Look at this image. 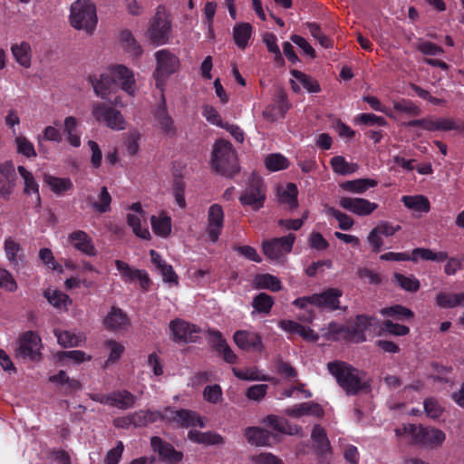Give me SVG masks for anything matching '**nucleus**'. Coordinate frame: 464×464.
I'll return each mask as SVG.
<instances>
[{
	"label": "nucleus",
	"instance_id": "1",
	"mask_svg": "<svg viewBox=\"0 0 464 464\" xmlns=\"http://www.w3.org/2000/svg\"><path fill=\"white\" fill-rule=\"evenodd\" d=\"M88 82L93 88L97 97L108 100L113 105H121L119 97L111 100L110 95L115 93L119 88L133 96L135 92V80L132 72L125 65L118 64L110 67L109 72L99 76L92 74L88 76Z\"/></svg>",
	"mask_w": 464,
	"mask_h": 464
},
{
	"label": "nucleus",
	"instance_id": "2",
	"mask_svg": "<svg viewBox=\"0 0 464 464\" xmlns=\"http://www.w3.org/2000/svg\"><path fill=\"white\" fill-rule=\"evenodd\" d=\"M327 369L348 396L368 392L371 388L370 383L364 380L365 372L345 362H329Z\"/></svg>",
	"mask_w": 464,
	"mask_h": 464
},
{
	"label": "nucleus",
	"instance_id": "3",
	"mask_svg": "<svg viewBox=\"0 0 464 464\" xmlns=\"http://www.w3.org/2000/svg\"><path fill=\"white\" fill-rule=\"evenodd\" d=\"M211 164L217 173L225 177L232 178L239 171L237 152L233 145L226 140H216Z\"/></svg>",
	"mask_w": 464,
	"mask_h": 464
},
{
	"label": "nucleus",
	"instance_id": "4",
	"mask_svg": "<svg viewBox=\"0 0 464 464\" xmlns=\"http://www.w3.org/2000/svg\"><path fill=\"white\" fill-rule=\"evenodd\" d=\"M342 296L343 291L341 289L328 287L320 293L295 299L293 305L300 309H307L310 304L323 311L334 312L341 308L340 298Z\"/></svg>",
	"mask_w": 464,
	"mask_h": 464
},
{
	"label": "nucleus",
	"instance_id": "5",
	"mask_svg": "<svg viewBox=\"0 0 464 464\" xmlns=\"http://www.w3.org/2000/svg\"><path fill=\"white\" fill-rule=\"evenodd\" d=\"M96 7L90 0H76L71 5L70 22L77 30L92 34L97 25Z\"/></svg>",
	"mask_w": 464,
	"mask_h": 464
},
{
	"label": "nucleus",
	"instance_id": "6",
	"mask_svg": "<svg viewBox=\"0 0 464 464\" xmlns=\"http://www.w3.org/2000/svg\"><path fill=\"white\" fill-rule=\"evenodd\" d=\"M266 185L264 179L258 174L253 172L246 183V188L240 195L238 200L245 208H249L254 211L261 209L266 200Z\"/></svg>",
	"mask_w": 464,
	"mask_h": 464
},
{
	"label": "nucleus",
	"instance_id": "7",
	"mask_svg": "<svg viewBox=\"0 0 464 464\" xmlns=\"http://www.w3.org/2000/svg\"><path fill=\"white\" fill-rule=\"evenodd\" d=\"M395 433L401 436L407 433L412 436L413 440L417 444L428 447L440 446L445 440V433L439 429L431 427H423L421 425L416 426L415 424H407L402 428L395 430Z\"/></svg>",
	"mask_w": 464,
	"mask_h": 464
},
{
	"label": "nucleus",
	"instance_id": "8",
	"mask_svg": "<svg viewBox=\"0 0 464 464\" xmlns=\"http://www.w3.org/2000/svg\"><path fill=\"white\" fill-rule=\"evenodd\" d=\"M171 30V21L164 7L158 6L154 16L150 20L147 37L153 45H163L169 42Z\"/></svg>",
	"mask_w": 464,
	"mask_h": 464
},
{
	"label": "nucleus",
	"instance_id": "9",
	"mask_svg": "<svg viewBox=\"0 0 464 464\" xmlns=\"http://www.w3.org/2000/svg\"><path fill=\"white\" fill-rule=\"evenodd\" d=\"M156 70L153 76L156 86L162 89L169 77L175 73L180 65L179 57L168 49H161L155 53Z\"/></svg>",
	"mask_w": 464,
	"mask_h": 464
},
{
	"label": "nucleus",
	"instance_id": "10",
	"mask_svg": "<svg viewBox=\"0 0 464 464\" xmlns=\"http://www.w3.org/2000/svg\"><path fill=\"white\" fill-rule=\"evenodd\" d=\"M296 237L293 233L280 237L263 241L262 250L265 256L273 261L282 262L285 255L292 251Z\"/></svg>",
	"mask_w": 464,
	"mask_h": 464
},
{
	"label": "nucleus",
	"instance_id": "11",
	"mask_svg": "<svg viewBox=\"0 0 464 464\" xmlns=\"http://www.w3.org/2000/svg\"><path fill=\"white\" fill-rule=\"evenodd\" d=\"M42 340L37 333L27 331L17 340L15 357L22 360L35 361L41 356Z\"/></svg>",
	"mask_w": 464,
	"mask_h": 464
},
{
	"label": "nucleus",
	"instance_id": "12",
	"mask_svg": "<svg viewBox=\"0 0 464 464\" xmlns=\"http://www.w3.org/2000/svg\"><path fill=\"white\" fill-rule=\"evenodd\" d=\"M92 113L97 121L103 122L111 130H121L126 128V122L121 111L105 102H93Z\"/></svg>",
	"mask_w": 464,
	"mask_h": 464
},
{
	"label": "nucleus",
	"instance_id": "13",
	"mask_svg": "<svg viewBox=\"0 0 464 464\" xmlns=\"http://www.w3.org/2000/svg\"><path fill=\"white\" fill-rule=\"evenodd\" d=\"M169 330L172 334V341L175 343H196L200 328L183 319L176 318L169 323Z\"/></svg>",
	"mask_w": 464,
	"mask_h": 464
},
{
	"label": "nucleus",
	"instance_id": "14",
	"mask_svg": "<svg viewBox=\"0 0 464 464\" xmlns=\"http://www.w3.org/2000/svg\"><path fill=\"white\" fill-rule=\"evenodd\" d=\"M373 320V316L366 314L356 315L355 319L347 325L346 334L343 335V339L355 343L365 342V332L372 325Z\"/></svg>",
	"mask_w": 464,
	"mask_h": 464
},
{
	"label": "nucleus",
	"instance_id": "15",
	"mask_svg": "<svg viewBox=\"0 0 464 464\" xmlns=\"http://www.w3.org/2000/svg\"><path fill=\"white\" fill-rule=\"evenodd\" d=\"M152 450L160 456V460L168 464H177L183 459V453L175 450L172 444L163 440L158 436L150 439Z\"/></svg>",
	"mask_w": 464,
	"mask_h": 464
},
{
	"label": "nucleus",
	"instance_id": "16",
	"mask_svg": "<svg viewBox=\"0 0 464 464\" xmlns=\"http://www.w3.org/2000/svg\"><path fill=\"white\" fill-rule=\"evenodd\" d=\"M339 206L343 209L361 217L371 215L377 208L376 203L362 198L343 197L339 200Z\"/></svg>",
	"mask_w": 464,
	"mask_h": 464
},
{
	"label": "nucleus",
	"instance_id": "17",
	"mask_svg": "<svg viewBox=\"0 0 464 464\" xmlns=\"http://www.w3.org/2000/svg\"><path fill=\"white\" fill-rule=\"evenodd\" d=\"M209 336V343L212 348L222 356L223 360L230 364L237 362V356L227 343L223 338L222 334L215 329H209L208 331Z\"/></svg>",
	"mask_w": 464,
	"mask_h": 464
},
{
	"label": "nucleus",
	"instance_id": "18",
	"mask_svg": "<svg viewBox=\"0 0 464 464\" xmlns=\"http://www.w3.org/2000/svg\"><path fill=\"white\" fill-rule=\"evenodd\" d=\"M224 224V211L220 205L213 204L208 212V235L213 243L218 240Z\"/></svg>",
	"mask_w": 464,
	"mask_h": 464
},
{
	"label": "nucleus",
	"instance_id": "19",
	"mask_svg": "<svg viewBox=\"0 0 464 464\" xmlns=\"http://www.w3.org/2000/svg\"><path fill=\"white\" fill-rule=\"evenodd\" d=\"M68 242L81 253L88 256H95L97 250L92 238L83 230H75L69 234Z\"/></svg>",
	"mask_w": 464,
	"mask_h": 464
},
{
	"label": "nucleus",
	"instance_id": "20",
	"mask_svg": "<svg viewBox=\"0 0 464 464\" xmlns=\"http://www.w3.org/2000/svg\"><path fill=\"white\" fill-rule=\"evenodd\" d=\"M154 118L157 121L158 126L165 135L170 137L176 135L177 128L175 126L172 117L169 114L167 111V105L164 97H162L160 103L154 111Z\"/></svg>",
	"mask_w": 464,
	"mask_h": 464
},
{
	"label": "nucleus",
	"instance_id": "21",
	"mask_svg": "<svg viewBox=\"0 0 464 464\" xmlns=\"http://www.w3.org/2000/svg\"><path fill=\"white\" fill-rule=\"evenodd\" d=\"M234 342L244 351H261L263 348L261 336L253 332L239 330L234 334Z\"/></svg>",
	"mask_w": 464,
	"mask_h": 464
},
{
	"label": "nucleus",
	"instance_id": "22",
	"mask_svg": "<svg viewBox=\"0 0 464 464\" xmlns=\"http://www.w3.org/2000/svg\"><path fill=\"white\" fill-rule=\"evenodd\" d=\"M101 403L117 407L121 410H127L133 407L135 396L126 390L114 392L109 395H102Z\"/></svg>",
	"mask_w": 464,
	"mask_h": 464
},
{
	"label": "nucleus",
	"instance_id": "23",
	"mask_svg": "<svg viewBox=\"0 0 464 464\" xmlns=\"http://www.w3.org/2000/svg\"><path fill=\"white\" fill-rule=\"evenodd\" d=\"M245 436L247 442L255 446H270L276 440L272 432L260 427H247Z\"/></svg>",
	"mask_w": 464,
	"mask_h": 464
},
{
	"label": "nucleus",
	"instance_id": "24",
	"mask_svg": "<svg viewBox=\"0 0 464 464\" xmlns=\"http://www.w3.org/2000/svg\"><path fill=\"white\" fill-rule=\"evenodd\" d=\"M103 324L108 330H121L130 324L127 314L119 307L112 306L110 313L103 320Z\"/></svg>",
	"mask_w": 464,
	"mask_h": 464
},
{
	"label": "nucleus",
	"instance_id": "25",
	"mask_svg": "<svg viewBox=\"0 0 464 464\" xmlns=\"http://www.w3.org/2000/svg\"><path fill=\"white\" fill-rule=\"evenodd\" d=\"M262 423L282 434L293 435L297 433L300 429L296 425H291L287 420L273 414L266 416Z\"/></svg>",
	"mask_w": 464,
	"mask_h": 464
},
{
	"label": "nucleus",
	"instance_id": "26",
	"mask_svg": "<svg viewBox=\"0 0 464 464\" xmlns=\"http://www.w3.org/2000/svg\"><path fill=\"white\" fill-rule=\"evenodd\" d=\"M311 437L317 455L323 457L327 453H331L330 441L325 430L321 425L316 424L313 427Z\"/></svg>",
	"mask_w": 464,
	"mask_h": 464
},
{
	"label": "nucleus",
	"instance_id": "27",
	"mask_svg": "<svg viewBox=\"0 0 464 464\" xmlns=\"http://www.w3.org/2000/svg\"><path fill=\"white\" fill-rule=\"evenodd\" d=\"M177 417L175 423L181 428L198 426L205 427L202 418L195 411L186 409H180L175 413Z\"/></svg>",
	"mask_w": 464,
	"mask_h": 464
},
{
	"label": "nucleus",
	"instance_id": "28",
	"mask_svg": "<svg viewBox=\"0 0 464 464\" xmlns=\"http://www.w3.org/2000/svg\"><path fill=\"white\" fill-rule=\"evenodd\" d=\"M377 184V181L372 179H357L343 181L340 183L339 186L344 191L354 194H363L369 188L376 187Z\"/></svg>",
	"mask_w": 464,
	"mask_h": 464
},
{
	"label": "nucleus",
	"instance_id": "29",
	"mask_svg": "<svg viewBox=\"0 0 464 464\" xmlns=\"http://www.w3.org/2000/svg\"><path fill=\"white\" fill-rule=\"evenodd\" d=\"M419 258L440 263L448 259V253L446 251L434 252L430 248L416 247L410 254V260L417 262Z\"/></svg>",
	"mask_w": 464,
	"mask_h": 464
},
{
	"label": "nucleus",
	"instance_id": "30",
	"mask_svg": "<svg viewBox=\"0 0 464 464\" xmlns=\"http://www.w3.org/2000/svg\"><path fill=\"white\" fill-rule=\"evenodd\" d=\"M188 437L191 441L205 445H218L224 443V438L214 431L201 432L197 430H190Z\"/></svg>",
	"mask_w": 464,
	"mask_h": 464
},
{
	"label": "nucleus",
	"instance_id": "31",
	"mask_svg": "<svg viewBox=\"0 0 464 464\" xmlns=\"http://www.w3.org/2000/svg\"><path fill=\"white\" fill-rule=\"evenodd\" d=\"M253 27L249 23L237 24L233 28V39L237 46L242 50L248 45Z\"/></svg>",
	"mask_w": 464,
	"mask_h": 464
},
{
	"label": "nucleus",
	"instance_id": "32",
	"mask_svg": "<svg viewBox=\"0 0 464 464\" xmlns=\"http://www.w3.org/2000/svg\"><path fill=\"white\" fill-rule=\"evenodd\" d=\"M18 173L23 178L24 182V192L25 194L34 193L36 196V200L38 205L41 204V197L39 193V185L36 182L32 172L27 170L24 166H18L17 168Z\"/></svg>",
	"mask_w": 464,
	"mask_h": 464
},
{
	"label": "nucleus",
	"instance_id": "33",
	"mask_svg": "<svg viewBox=\"0 0 464 464\" xmlns=\"http://www.w3.org/2000/svg\"><path fill=\"white\" fill-rule=\"evenodd\" d=\"M330 165L334 173L342 176L353 174L358 169L356 163L348 162L343 156H334L330 160Z\"/></svg>",
	"mask_w": 464,
	"mask_h": 464
},
{
	"label": "nucleus",
	"instance_id": "34",
	"mask_svg": "<svg viewBox=\"0 0 464 464\" xmlns=\"http://www.w3.org/2000/svg\"><path fill=\"white\" fill-rule=\"evenodd\" d=\"M298 188L295 183H287L285 188L278 193V200L281 204L286 205L293 210L298 207Z\"/></svg>",
	"mask_w": 464,
	"mask_h": 464
},
{
	"label": "nucleus",
	"instance_id": "35",
	"mask_svg": "<svg viewBox=\"0 0 464 464\" xmlns=\"http://www.w3.org/2000/svg\"><path fill=\"white\" fill-rule=\"evenodd\" d=\"M44 182L56 195H62L73 188L72 182L69 178H59L52 175H45Z\"/></svg>",
	"mask_w": 464,
	"mask_h": 464
},
{
	"label": "nucleus",
	"instance_id": "36",
	"mask_svg": "<svg viewBox=\"0 0 464 464\" xmlns=\"http://www.w3.org/2000/svg\"><path fill=\"white\" fill-rule=\"evenodd\" d=\"M120 39L125 51L134 57H139L142 54L143 50L140 44L137 42L132 33L130 30H123L121 32Z\"/></svg>",
	"mask_w": 464,
	"mask_h": 464
},
{
	"label": "nucleus",
	"instance_id": "37",
	"mask_svg": "<svg viewBox=\"0 0 464 464\" xmlns=\"http://www.w3.org/2000/svg\"><path fill=\"white\" fill-rule=\"evenodd\" d=\"M160 411H140L131 416L130 422L135 427H144L160 420Z\"/></svg>",
	"mask_w": 464,
	"mask_h": 464
},
{
	"label": "nucleus",
	"instance_id": "38",
	"mask_svg": "<svg viewBox=\"0 0 464 464\" xmlns=\"http://www.w3.org/2000/svg\"><path fill=\"white\" fill-rule=\"evenodd\" d=\"M401 201L406 208L418 212L427 213L430 209L428 198L422 195L418 196H403Z\"/></svg>",
	"mask_w": 464,
	"mask_h": 464
},
{
	"label": "nucleus",
	"instance_id": "39",
	"mask_svg": "<svg viewBox=\"0 0 464 464\" xmlns=\"http://www.w3.org/2000/svg\"><path fill=\"white\" fill-rule=\"evenodd\" d=\"M380 313L383 316L392 317L397 320H411L414 317V313L411 309L401 304L382 308Z\"/></svg>",
	"mask_w": 464,
	"mask_h": 464
},
{
	"label": "nucleus",
	"instance_id": "40",
	"mask_svg": "<svg viewBox=\"0 0 464 464\" xmlns=\"http://www.w3.org/2000/svg\"><path fill=\"white\" fill-rule=\"evenodd\" d=\"M275 304L274 298L266 293H259L254 296L252 306L259 314H268Z\"/></svg>",
	"mask_w": 464,
	"mask_h": 464
},
{
	"label": "nucleus",
	"instance_id": "41",
	"mask_svg": "<svg viewBox=\"0 0 464 464\" xmlns=\"http://www.w3.org/2000/svg\"><path fill=\"white\" fill-rule=\"evenodd\" d=\"M290 73L293 77H295L299 82L302 83L303 87L311 93H317L321 91V87L319 82L307 75L306 73L298 71L296 69H293L290 71Z\"/></svg>",
	"mask_w": 464,
	"mask_h": 464
},
{
	"label": "nucleus",
	"instance_id": "42",
	"mask_svg": "<svg viewBox=\"0 0 464 464\" xmlns=\"http://www.w3.org/2000/svg\"><path fill=\"white\" fill-rule=\"evenodd\" d=\"M54 335L58 343L64 348L76 347L82 343V336L70 331L54 330Z\"/></svg>",
	"mask_w": 464,
	"mask_h": 464
},
{
	"label": "nucleus",
	"instance_id": "43",
	"mask_svg": "<svg viewBox=\"0 0 464 464\" xmlns=\"http://www.w3.org/2000/svg\"><path fill=\"white\" fill-rule=\"evenodd\" d=\"M256 284L258 289H268L273 292H277L282 287L281 281L270 274L258 275L256 277Z\"/></svg>",
	"mask_w": 464,
	"mask_h": 464
},
{
	"label": "nucleus",
	"instance_id": "44",
	"mask_svg": "<svg viewBox=\"0 0 464 464\" xmlns=\"http://www.w3.org/2000/svg\"><path fill=\"white\" fill-rule=\"evenodd\" d=\"M324 211L327 216H333L336 218L339 223L338 227L342 230H350L354 225L353 218L338 209H335L334 207L326 206Z\"/></svg>",
	"mask_w": 464,
	"mask_h": 464
},
{
	"label": "nucleus",
	"instance_id": "45",
	"mask_svg": "<svg viewBox=\"0 0 464 464\" xmlns=\"http://www.w3.org/2000/svg\"><path fill=\"white\" fill-rule=\"evenodd\" d=\"M114 264L124 283L130 284L136 281V277L140 274V269L133 268L128 263L119 259L115 260Z\"/></svg>",
	"mask_w": 464,
	"mask_h": 464
},
{
	"label": "nucleus",
	"instance_id": "46",
	"mask_svg": "<svg viewBox=\"0 0 464 464\" xmlns=\"http://www.w3.org/2000/svg\"><path fill=\"white\" fill-rule=\"evenodd\" d=\"M395 283L403 290L408 292H417L420 289V281L412 275L406 276L402 274L395 272L393 274Z\"/></svg>",
	"mask_w": 464,
	"mask_h": 464
},
{
	"label": "nucleus",
	"instance_id": "47",
	"mask_svg": "<svg viewBox=\"0 0 464 464\" xmlns=\"http://www.w3.org/2000/svg\"><path fill=\"white\" fill-rule=\"evenodd\" d=\"M265 166L269 171H279L288 168V160L280 153H272L265 159Z\"/></svg>",
	"mask_w": 464,
	"mask_h": 464
},
{
	"label": "nucleus",
	"instance_id": "48",
	"mask_svg": "<svg viewBox=\"0 0 464 464\" xmlns=\"http://www.w3.org/2000/svg\"><path fill=\"white\" fill-rule=\"evenodd\" d=\"M151 227L153 232L162 237H166L169 235L171 231V220L169 217L157 218L155 216L151 217L150 219Z\"/></svg>",
	"mask_w": 464,
	"mask_h": 464
},
{
	"label": "nucleus",
	"instance_id": "49",
	"mask_svg": "<svg viewBox=\"0 0 464 464\" xmlns=\"http://www.w3.org/2000/svg\"><path fill=\"white\" fill-rule=\"evenodd\" d=\"M11 51L19 64L25 68L30 66V45L27 43L14 44L11 47Z\"/></svg>",
	"mask_w": 464,
	"mask_h": 464
},
{
	"label": "nucleus",
	"instance_id": "50",
	"mask_svg": "<svg viewBox=\"0 0 464 464\" xmlns=\"http://www.w3.org/2000/svg\"><path fill=\"white\" fill-rule=\"evenodd\" d=\"M392 106L394 111L406 113L410 116L417 117L421 113V109L409 99L395 101L393 102Z\"/></svg>",
	"mask_w": 464,
	"mask_h": 464
},
{
	"label": "nucleus",
	"instance_id": "51",
	"mask_svg": "<svg viewBox=\"0 0 464 464\" xmlns=\"http://www.w3.org/2000/svg\"><path fill=\"white\" fill-rule=\"evenodd\" d=\"M127 223L132 228L135 236L142 239H149L150 237V231L147 227H141L140 217L137 214H127Z\"/></svg>",
	"mask_w": 464,
	"mask_h": 464
},
{
	"label": "nucleus",
	"instance_id": "52",
	"mask_svg": "<svg viewBox=\"0 0 464 464\" xmlns=\"http://www.w3.org/2000/svg\"><path fill=\"white\" fill-rule=\"evenodd\" d=\"M435 304L437 306L444 309L459 306L458 294L440 292L435 297Z\"/></svg>",
	"mask_w": 464,
	"mask_h": 464
},
{
	"label": "nucleus",
	"instance_id": "53",
	"mask_svg": "<svg viewBox=\"0 0 464 464\" xmlns=\"http://www.w3.org/2000/svg\"><path fill=\"white\" fill-rule=\"evenodd\" d=\"M401 126L410 127H420L428 131H438L437 130V120L434 117H426L421 119L411 120L406 122H402Z\"/></svg>",
	"mask_w": 464,
	"mask_h": 464
},
{
	"label": "nucleus",
	"instance_id": "54",
	"mask_svg": "<svg viewBox=\"0 0 464 464\" xmlns=\"http://www.w3.org/2000/svg\"><path fill=\"white\" fill-rule=\"evenodd\" d=\"M44 297L48 300L49 304L56 308L65 306L69 296L59 290H52L50 288L44 292Z\"/></svg>",
	"mask_w": 464,
	"mask_h": 464
},
{
	"label": "nucleus",
	"instance_id": "55",
	"mask_svg": "<svg viewBox=\"0 0 464 464\" xmlns=\"http://www.w3.org/2000/svg\"><path fill=\"white\" fill-rule=\"evenodd\" d=\"M17 152L26 158L36 157V151L34 144L24 136L15 138Z\"/></svg>",
	"mask_w": 464,
	"mask_h": 464
},
{
	"label": "nucleus",
	"instance_id": "56",
	"mask_svg": "<svg viewBox=\"0 0 464 464\" xmlns=\"http://www.w3.org/2000/svg\"><path fill=\"white\" fill-rule=\"evenodd\" d=\"M105 344L110 349L109 357L105 362V367H107L110 363H114L121 357L124 346L114 340H108Z\"/></svg>",
	"mask_w": 464,
	"mask_h": 464
},
{
	"label": "nucleus",
	"instance_id": "57",
	"mask_svg": "<svg viewBox=\"0 0 464 464\" xmlns=\"http://www.w3.org/2000/svg\"><path fill=\"white\" fill-rule=\"evenodd\" d=\"M222 389L218 384L208 385L203 391V398L208 402L217 404L222 401Z\"/></svg>",
	"mask_w": 464,
	"mask_h": 464
},
{
	"label": "nucleus",
	"instance_id": "58",
	"mask_svg": "<svg viewBox=\"0 0 464 464\" xmlns=\"http://www.w3.org/2000/svg\"><path fill=\"white\" fill-rule=\"evenodd\" d=\"M438 131L458 130L464 132V122L457 123L452 118H436Z\"/></svg>",
	"mask_w": 464,
	"mask_h": 464
},
{
	"label": "nucleus",
	"instance_id": "59",
	"mask_svg": "<svg viewBox=\"0 0 464 464\" xmlns=\"http://www.w3.org/2000/svg\"><path fill=\"white\" fill-rule=\"evenodd\" d=\"M111 197L106 187H102L99 195V201L93 203V208L99 213H106L111 209Z\"/></svg>",
	"mask_w": 464,
	"mask_h": 464
},
{
	"label": "nucleus",
	"instance_id": "60",
	"mask_svg": "<svg viewBox=\"0 0 464 464\" xmlns=\"http://www.w3.org/2000/svg\"><path fill=\"white\" fill-rule=\"evenodd\" d=\"M357 121L367 126H387L388 122L385 118L377 116L373 113H361L357 116Z\"/></svg>",
	"mask_w": 464,
	"mask_h": 464
},
{
	"label": "nucleus",
	"instance_id": "61",
	"mask_svg": "<svg viewBox=\"0 0 464 464\" xmlns=\"http://www.w3.org/2000/svg\"><path fill=\"white\" fill-rule=\"evenodd\" d=\"M417 50L424 55H440L444 53L443 49L434 43L429 41H421L417 44Z\"/></svg>",
	"mask_w": 464,
	"mask_h": 464
},
{
	"label": "nucleus",
	"instance_id": "62",
	"mask_svg": "<svg viewBox=\"0 0 464 464\" xmlns=\"http://www.w3.org/2000/svg\"><path fill=\"white\" fill-rule=\"evenodd\" d=\"M233 250L238 253L240 256H244L245 258L256 262L261 263L262 258L257 254L256 248L250 246H233Z\"/></svg>",
	"mask_w": 464,
	"mask_h": 464
},
{
	"label": "nucleus",
	"instance_id": "63",
	"mask_svg": "<svg viewBox=\"0 0 464 464\" xmlns=\"http://www.w3.org/2000/svg\"><path fill=\"white\" fill-rule=\"evenodd\" d=\"M423 406L427 415L434 420L438 419L442 413V408L439 401L434 398L425 399Z\"/></svg>",
	"mask_w": 464,
	"mask_h": 464
},
{
	"label": "nucleus",
	"instance_id": "64",
	"mask_svg": "<svg viewBox=\"0 0 464 464\" xmlns=\"http://www.w3.org/2000/svg\"><path fill=\"white\" fill-rule=\"evenodd\" d=\"M383 328L387 333L395 336H405L410 333L408 326L393 323L391 320L383 322Z\"/></svg>",
	"mask_w": 464,
	"mask_h": 464
}]
</instances>
